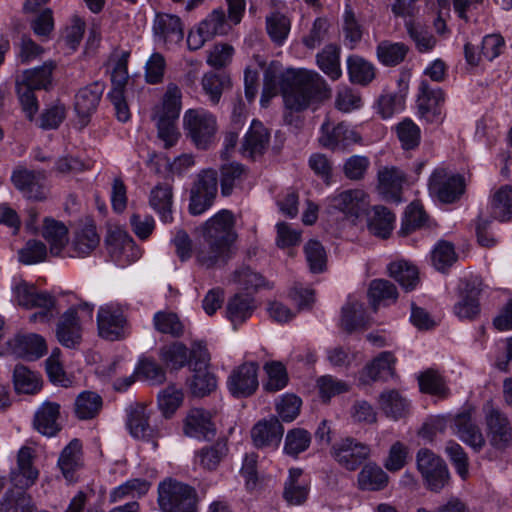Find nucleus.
Masks as SVG:
<instances>
[{"instance_id": "obj_43", "label": "nucleus", "mask_w": 512, "mask_h": 512, "mask_svg": "<svg viewBox=\"0 0 512 512\" xmlns=\"http://www.w3.org/2000/svg\"><path fill=\"white\" fill-rule=\"evenodd\" d=\"M491 216L500 221H507L512 216V187L501 186L491 196Z\"/></svg>"}, {"instance_id": "obj_11", "label": "nucleus", "mask_w": 512, "mask_h": 512, "mask_svg": "<svg viewBox=\"0 0 512 512\" xmlns=\"http://www.w3.org/2000/svg\"><path fill=\"white\" fill-rule=\"evenodd\" d=\"M370 204L368 194L362 189H348L327 198L329 211L341 212L347 218L357 219Z\"/></svg>"}, {"instance_id": "obj_17", "label": "nucleus", "mask_w": 512, "mask_h": 512, "mask_svg": "<svg viewBox=\"0 0 512 512\" xmlns=\"http://www.w3.org/2000/svg\"><path fill=\"white\" fill-rule=\"evenodd\" d=\"M258 385V365L255 362H246L236 367L227 379L229 392L237 398L250 396Z\"/></svg>"}, {"instance_id": "obj_54", "label": "nucleus", "mask_w": 512, "mask_h": 512, "mask_svg": "<svg viewBox=\"0 0 512 512\" xmlns=\"http://www.w3.org/2000/svg\"><path fill=\"white\" fill-rule=\"evenodd\" d=\"M290 28L289 18L280 12H272L266 17L268 35L278 45H282L287 39Z\"/></svg>"}, {"instance_id": "obj_19", "label": "nucleus", "mask_w": 512, "mask_h": 512, "mask_svg": "<svg viewBox=\"0 0 512 512\" xmlns=\"http://www.w3.org/2000/svg\"><path fill=\"white\" fill-rule=\"evenodd\" d=\"M377 405L383 415L392 421L407 418L412 410L410 399L396 389L382 391L377 398Z\"/></svg>"}, {"instance_id": "obj_4", "label": "nucleus", "mask_w": 512, "mask_h": 512, "mask_svg": "<svg viewBox=\"0 0 512 512\" xmlns=\"http://www.w3.org/2000/svg\"><path fill=\"white\" fill-rule=\"evenodd\" d=\"M234 225L233 214L229 210H221L204 223L203 237L215 251L229 252L237 238Z\"/></svg>"}, {"instance_id": "obj_9", "label": "nucleus", "mask_w": 512, "mask_h": 512, "mask_svg": "<svg viewBox=\"0 0 512 512\" xmlns=\"http://www.w3.org/2000/svg\"><path fill=\"white\" fill-rule=\"evenodd\" d=\"M218 179L215 170H203L191 189L189 212L201 215L208 210L217 195Z\"/></svg>"}, {"instance_id": "obj_16", "label": "nucleus", "mask_w": 512, "mask_h": 512, "mask_svg": "<svg viewBox=\"0 0 512 512\" xmlns=\"http://www.w3.org/2000/svg\"><path fill=\"white\" fill-rule=\"evenodd\" d=\"M482 282L478 277L465 279L460 282V299L454 305V314L461 320H473L480 313L478 296L481 293Z\"/></svg>"}, {"instance_id": "obj_28", "label": "nucleus", "mask_w": 512, "mask_h": 512, "mask_svg": "<svg viewBox=\"0 0 512 512\" xmlns=\"http://www.w3.org/2000/svg\"><path fill=\"white\" fill-rule=\"evenodd\" d=\"M150 412L143 404L130 407L127 417V428L132 437L150 441L156 436L155 430L149 425Z\"/></svg>"}, {"instance_id": "obj_37", "label": "nucleus", "mask_w": 512, "mask_h": 512, "mask_svg": "<svg viewBox=\"0 0 512 512\" xmlns=\"http://www.w3.org/2000/svg\"><path fill=\"white\" fill-rule=\"evenodd\" d=\"M228 453L225 441L219 440L198 450L194 456V466L204 471H214Z\"/></svg>"}, {"instance_id": "obj_26", "label": "nucleus", "mask_w": 512, "mask_h": 512, "mask_svg": "<svg viewBox=\"0 0 512 512\" xmlns=\"http://www.w3.org/2000/svg\"><path fill=\"white\" fill-rule=\"evenodd\" d=\"M60 404L44 401L35 412L34 428L44 436L52 437L60 430Z\"/></svg>"}, {"instance_id": "obj_62", "label": "nucleus", "mask_w": 512, "mask_h": 512, "mask_svg": "<svg viewBox=\"0 0 512 512\" xmlns=\"http://www.w3.org/2000/svg\"><path fill=\"white\" fill-rule=\"evenodd\" d=\"M232 281L243 286L246 290L258 291L259 289H271L272 285L260 274L251 271L247 267L236 270Z\"/></svg>"}, {"instance_id": "obj_30", "label": "nucleus", "mask_w": 512, "mask_h": 512, "mask_svg": "<svg viewBox=\"0 0 512 512\" xmlns=\"http://www.w3.org/2000/svg\"><path fill=\"white\" fill-rule=\"evenodd\" d=\"M309 495V483L299 468H291L284 484L283 497L289 505L305 503Z\"/></svg>"}, {"instance_id": "obj_61", "label": "nucleus", "mask_w": 512, "mask_h": 512, "mask_svg": "<svg viewBox=\"0 0 512 512\" xmlns=\"http://www.w3.org/2000/svg\"><path fill=\"white\" fill-rule=\"evenodd\" d=\"M102 406L101 397L90 391L82 392L75 401V412L81 419L94 417Z\"/></svg>"}, {"instance_id": "obj_22", "label": "nucleus", "mask_w": 512, "mask_h": 512, "mask_svg": "<svg viewBox=\"0 0 512 512\" xmlns=\"http://www.w3.org/2000/svg\"><path fill=\"white\" fill-rule=\"evenodd\" d=\"M396 358L391 352L385 351L378 354L368 362L359 372V385L367 386L372 383L384 380L394 373Z\"/></svg>"}, {"instance_id": "obj_35", "label": "nucleus", "mask_w": 512, "mask_h": 512, "mask_svg": "<svg viewBox=\"0 0 512 512\" xmlns=\"http://www.w3.org/2000/svg\"><path fill=\"white\" fill-rule=\"evenodd\" d=\"M389 476L378 464H365L357 476V487L362 491H380L387 487Z\"/></svg>"}, {"instance_id": "obj_18", "label": "nucleus", "mask_w": 512, "mask_h": 512, "mask_svg": "<svg viewBox=\"0 0 512 512\" xmlns=\"http://www.w3.org/2000/svg\"><path fill=\"white\" fill-rule=\"evenodd\" d=\"M153 34L157 43L168 49L178 45L184 37L180 18L175 15L160 13L153 22Z\"/></svg>"}, {"instance_id": "obj_34", "label": "nucleus", "mask_w": 512, "mask_h": 512, "mask_svg": "<svg viewBox=\"0 0 512 512\" xmlns=\"http://www.w3.org/2000/svg\"><path fill=\"white\" fill-rule=\"evenodd\" d=\"M256 309L254 298L237 293L230 297L226 305V317L234 328L249 319Z\"/></svg>"}, {"instance_id": "obj_21", "label": "nucleus", "mask_w": 512, "mask_h": 512, "mask_svg": "<svg viewBox=\"0 0 512 512\" xmlns=\"http://www.w3.org/2000/svg\"><path fill=\"white\" fill-rule=\"evenodd\" d=\"M105 86L102 82H94L81 88L75 96V111L82 127L89 122L90 116L96 111Z\"/></svg>"}, {"instance_id": "obj_48", "label": "nucleus", "mask_w": 512, "mask_h": 512, "mask_svg": "<svg viewBox=\"0 0 512 512\" xmlns=\"http://www.w3.org/2000/svg\"><path fill=\"white\" fill-rule=\"evenodd\" d=\"M201 86L212 104H218L224 90L230 88V77L225 74L208 72L203 75Z\"/></svg>"}, {"instance_id": "obj_6", "label": "nucleus", "mask_w": 512, "mask_h": 512, "mask_svg": "<svg viewBox=\"0 0 512 512\" xmlns=\"http://www.w3.org/2000/svg\"><path fill=\"white\" fill-rule=\"evenodd\" d=\"M183 123L188 136L200 149L207 148L217 132L215 116L204 109H189L184 114Z\"/></svg>"}, {"instance_id": "obj_50", "label": "nucleus", "mask_w": 512, "mask_h": 512, "mask_svg": "<svg viewBox=\"0 0 512 512\" xmlns=\"http://www.w3.org/2000/svg\"><path fill=\"white\" fill-rule=\"evenodd\" d=\"M181 90L175 84H169L160 106L155 107L153 116L178 119L181 110Z\"/></svg>"}, {"instance_id": "obj_10", "label": "nucleus", "mask_w": 512, "mask_h": 512, "mask_svg": "<svg viewBox=\"0 0 512 512\" xmlns=\"http://www.w3.org/2000/svg\"><path fill=\"white\" fill-rule=\"evenodd\" d=\"M428 187L433 197L452 203L464 192V179L446 168H437L430 176Z\"/></svg>"}, {"instance_id": "obj_25", "label": "nucleus", "mask_w": 512, "mask_h": 512, "mask_svg": "<svg viewBox=\"0 0 512 512\" xmlns=\"http://www.w3.org/2000/svg\"><path fill=\"white\" fill-rule=\"evenodd\" d=\"M186 436L196 439H207L215 435V426L210 412L201 408L189 410L183 425Z\"/></svg>"}, {"instance_id": "obj_8", "label": "nucleus", "mask_w": 512, "mask_h": 512, "mask_svg": "<svg viewBox=\"0 0 512 512\" xmlns=\"http://www.w3.org/2000/svg\"><path fill=\"white\" fill-rule=\"evenodd\" d=\"M417 469L425 485L432 491H440L449 481V471L445 462L428 449H420L416 456Z\"/></svg>"}, {"instance_id": "obj_47", "label": "nucleus", "mask_w": 512, "mask_h": 512, "mask_svg": "<svg viewBox=\"0 0 512 512\" xmlns=\"http://www.w3.org/2000/svg\"><path fill=\"white\" fill-rule=\"evenodd\" d=\"M405 28L419 52L426 53L435 47V37L421 22L408 19L405 21Z\"/></svg>"}, {"instance_id": "obj_32", "label": "nucleus", "mask_w": 512, "mask_h": 512, "mask_svg": "<svg viewBox=\"0 0 512 512\" xmlns=\"http://www.w3.org/2000/svg\"><path fill=\"white\" fill-rule=\"evenodd\" d=\"M396 216L384 206H374L367 213V228L369 232L379 238L390 237L395 227Z\"/></svg>"}, {"instance_id": "obj_15", "label": "nucleus", "mask_w": 512, "mask_h": 512, "mask_svg": "<svg viewBox=\"0 0 512 512\" xmlns=\"http://www.w3.org/2000/svg\"><path fill=\"white\" fill-rule=\"evenodd\" d=\"M487 437L491 446L503 450L512 444V429L504 417L492 404L484 406Z\"/></svg>"}, {"instance_id": "obj_42", "label": "nucleus", "mask_w": 512, "mask_h": 512, "mask_svg": "<svg viewBox=\"0 0 512 512\" xmlns=\"http://www.w3.org/2000/svg\"><path fill=\"white\" fill-rule=\"evenodd\" d=\"M151 483L145 479L132 478L113 488L109 494L111 502H120L127 498H140L150 489Z\"/></svg>"}, {"instance_id": "obj_38", "label": "nucleus", "mask_w": 512, "mask_h": 512, "mask_svg": "<svg viewBox=\"0 0 512 512\" xmlns=\"http://www.w3.org/2000/svg\"><path fill=\"white\" fill-rule=\"evenodd\" d=\"M173 192L168 184H159L155 186L149 196L150 207L158 213L164 223L173 221L172 215Z\"/></svg>"}, {"instance_id": "obj_59", "label": "nucleus", "mask_w": 512, "mask_h": 512, "mask_svg": "<svg viewBox=\"0 0 512 512\" xmlns=\"http://www.w3.org/2000/svg\"><path fill=\"white\" fill-rule=\"evenodd\" d=\"M408 52L403 43L381 42L377 47V57L386 66H394L402 62Z\"/></svg>"}, {"instance_id": "obj_1", "label": "nucleus", "mask_w": 512, "mask_h": 512, "mask_svg": "<svg viewBox=\"0 0 512 512\" xmlns=\"http://www.w3.org/2000/svg\"><path fill=\"white\" fill-rule=\"evenodd\" d=\"M286 78L291 80V84L283 88V99L291 111H303L330 96L331 90L325 79L315 71L289 69Z\"/></svg>"}, {"instance_id": "obj_51", "label": "nucleus", "mask_w": 512, "mask_h": 512, "mask_svg": "<svg viewBox=\"0 0 512 512\" xmlns=\"http://www.w3.org/2000/svg\"><path fill=\"white\" fill-rule=\"evenodd\" d=\"M231 22L225 17L222 9L213 10L203 21L199 23L201 32L212 39L217 35H225L231 29Z\"/></svg>"}, {"instance_id": "obj_20", "label": "nucleus", "mask_w": 512, "mask_h": 512, "mask_svg": "<svg viewBox=\"0 0 512 512\" xmlns=\"http://www.w3.org/2000/svg\"><path fill=\"white\" fill-rule=\"evenodd\" d=\"M453 434L475 451H480L486 443L485 437L476 424L470 409L455 415Z\"/></svg>"}, {"instance_id": "obj_2", "label": "nucleus", "mask_w": 512, "mask_h": 512, "mask_svg": "<svg viewBox=\"0 0 512 512\" xmlns=\"http://www.w3.org/2000/svg\"><path fill=\"white\" fill-rule=\"evenodd\" d=\"M11 302L27 310L40 309L30 316L31 322L50 321L55 307V299L49 292L39 290L34 284L17 278L11 284Z\"/></svg>"}, {"instance_id": "obj_64", "label": "nucleus", "mask_w": 512, "mask_h": 512, "mask_svg": "<svg viewBox=\"0 0 512 512\" xmlns=\"http://www.w3.org/2000/svg\"><path fill=\"white\" fill-rule=\"evenodd\" d=\"M396 134L405 150L414 149L420 143V128L410 119H404L396 126Z\"/></svg>"}, {"instance_id": "obj_55", "label": "nucleus", "mask_w": 512, "mask_h": 512, "mask_svg": "<svg viewBox=\"0 0 512 512\" xmlns=\"http://www.w3.org/2000/svg\"><path fill=\"white\" fill-rule=\"evenodd\" d=\"M426 221L427 215L424 212L423 207L417 203H411L405 210L399 234L401 236H408L414 231L422 228Z\"/></svg>"}, {"instance_id": "obj_40", "label": "nucleus", "mask_w": 512, "mask_h": 512, "mask_svg": "<svg viewBox=\"0 0 512 512\" xmlns=\"http://www.w3.org/2000/svg\"><path fill=\"white\" fill-rule=\"evenodd\" d=\"M368 299L374 310L381 306H389L398 299V291L394 284L384 279L373 280L368 289Z\"/></svg>"}, {"instance_id": "obj_13", "label": "nucleus", "mask_w": 512, "mask_h": 512, "mask_svg": "<svg viewBox=\"0 0 512 512\" xmlns=\"http://www.w3.org/2000/svg\"><path fill=\"white\" fill-rule=\"evenodd\" d=\"M99 335L107 340H118L126 335L127 321L121 306L115 303L102 305L97 313Z\"/></svg>"}, {"instance_id": "obj_23", "label": "nucleus", "mask_w": 512, "mask_h": 512, "mask_svg": "<svg viewBox=\"0 0 512 512\" xmlns=\"http://www.w3.org/2000/svg\"><path fill=\"white\" fill-rule=\"evenodd\" d=\"M284 428L277 418L262 419L251 430L253 444L257 448L276 450L283 437Z\"/></svg>"}, {"instance_id": "obj_39", "label": "nucleus", "mask_w": 512, "mask_h": 512, "mask_svg": "<svg viewBox=\"0 0 512 512\" xmlns=\"http://www.w3.org/2000/svg\"><path fill=\"white\" fill-rule=\"evenodd\" d=\"M389 275L407 292L416 289L420 282L418 268L405 259H397L388 266Z\"/></svg>"}, {"instance_id": "obj_33", "label": "nucleus", "mask_w": 512, "mask_h": 512, "mask_svg": "<svg viewBox=\"0 0 512 512\" xmlns=\"http://www.w3.org/2000/svg\"><path fill=\"white\" fill-rule=\"evenodd\" d=\"M8 347L12 354L31 359L46 352L45 340L37 334L17 335L8 342Z\"/></svg>"}, {"instance_id": "obj_56", "label": "nucleus", "mask_w": 512, "mask_h": 512, "mask_svg": "<svg viewBox=\"0 0 512 512\" xmlns=\"http://www.w3.org/2000/svg\"><path fill=\"white\" fill-rule=\"evenodd\" d=\"M311 443L310 433L302 428L289 430L285 436L283 451L289 456L296 457L306 451Z\"/></svg>"}, {"instance_id": "obj_29", "label": "nucleus", "mask_w": 512, "mask_h": 512, "mask_svg": "<svg viewBox=\"0 0 512 512\" xmlns=\"http://www.w3.org/2000/svg\"><path fill=\"white\" fill-rule=\"evenodd\" d=\"M33 452L28 447H22L17 455V467L12 472L13 484L20 488L32 486L38 478V470L33 467Z\"/></svg>"}, {"instance_id": "obj_31", "label": "nucleus", "mask_w": 512, "mask_h": 512, "mask_svg": "<svg viewBox=\"0 0 512 512\" xmlns=\"http://www.w3.org/2000/svg\"><path fill=\"white\" fill-rule=\"evenodd\" d=\"M368 319L364 303L356 297H349L341 311V328L347 332H354L364 328Z\"/></svg>"}, {"instance_id": "obj_49", "label": "nucleus", "mask_w": 512, "mask_h": 512, "mask_svg": "<svg viewBox=\"0 0 512 512\" xmlns=\"http://www.w3.org/2000/svg\"><path fill=\"white\" fill-rule=\"evenodd\" d=\"M58 464L64 477L72 481L74 472L81 466V444L78 440L71 441L64 448Z\"/></svg>"}, {"instance_id": "obj_36", "label": "nucleus", "mask_w": 512, "mask_h": 512, "mask_svg": "<svg viewBox=\"0 0 512 512\" xmlns=\"http://www.w3.org/2000/svg\"><path fill=\"white\" fill-rule=\"evenodd\" d=\"M269 142V133L264 125L253 120L251 126L244 137L242 144V153L248 157H257L262 155Z\"/></svg>"}, {"instance_id": "obj_45", "label": "nucleus", "mask_w": 512, "mask_h": 512, "mask_svg": "<svg viewBox=\"0 0 512 512\" xmlns=\"http://www.w3.org/2000/svg\"><path fill=\"white\" fill-rule=\"evenodd\" d=\"M13 382L15 390L18 393L36 394L42 388L40 375L22 365L15 367Z\"/></svg>"}, {"instance_id": "obj_60", "label": "nucleus", "mask_w": 512, "mask_h": 512, "mask_svg": "<svg viewBox=\"0 0 512 512\" xmlns=\"http://www.w3.org/2000/svg\"><path fill=\"white\" fill-rule=\"evenodd\" d=\"M282 70L278 62H272L264 72V85L261 95V105L266 106L269 99L277 95L280 80L282 79Z\"/></svg>"}, {"instance_id": "obj_12", "label": "nucleus", "mask_w": 512, "mask_h": 512, "mask_svg": "<svg viewBox=\"0 0 512 512\" xmlns=\"http://www.w3.org/2000/svg\"><path fill=\"white\" fill-rule=\"evenodd\" d=\"M371 448L351 437L335 442L331 447V456L343 468L354 471L369 458Z\"/></svg>"}, {"instance_id": "obj_58", "label": "nucleus", "mask_w": 512, "mask_h": 512, "mask_svg": "<svg viewBox=\"0 0 512 512\" xmlns=\"http://www.w3.org/2000/svg\"><path fill=\"white\" fill-rule=\"evenodd\" d=\"M31 498L23 491H9L0 502V512H34Z\"/></svg>"}, {"instance_id": "obj_63", "label": "nucleus", "mask_w": 512, "mask_h": 512, "mask_svg": "<svg viewBox=\"0 0 512 512\" xmlns=\"http://www.w3.org/2000/svg\"><path fill=\"white\" fill-rule=\"evenodd\" d=\"M342 31L345 41L350 48H354L363 35L362 25L359 23L350 5H346L343 14Z\"/></svg>"}, {"instance_id": "obj_46", "label": "nucleus", "mask_w": 512, "mask_h": 512, "mask_svg": "<svg viewBox=\"0 0 512 512\" xmlns=\"http://www.w3.org/2000/svg\"><path fill=\"white\" fill-rule=\"evenodd\" d=\"M42 235L50 244L52 253H58L69 241L67 227L52 218H45Z\"/></svg>"}, {"instance_id": "obj_41", "label": "nucleus", "mask_w": 512, "mask_h": 512, "mask_svg": "<svg viewBox=\"0 0 512 512\" xmlns=\"http://www.w3.org/2000/svg\"><path fill=\"white\" fill-rule=\"evenodd\" d=\"M443 100L444 96L440 88H433L426 81L420 83L417 107L421 116L428 117L429 114H436L437 108Z\"/></svg>"}, {"instance_id": "obj_53", "label": "nucleus", "mask_w": 512, "mask_h": 512, "mask_svg": "<svg viewBox=\"0 0 512 512\" xmlns=\"http://www.w3.org/2000/svg\"><path fill=\"white\" fill-rule=\"evenodd\" d=\"M54 64L52 62H46L43 66L35 69L26 70L23 73L20 83L27 86L28 88L35 89H46L51 83L52 71Z\"/></svg>"}, {"instance_id": "obj_5", "label": "nucleus", "mask_w": 512, "mask_h": 512, "mask_svg": "<svg viewBox=\"0 0 512 512\" xmlns=\"http://www.w3.org/2000/svg\"><path fill=\"white\" fill-rule=\"evenodd\" d=\"M158 504L163 512H182L196 505V492L185 483L167 479L159 484Z\"/></svg>"}, {"instance_id": "obj_27", "label": "nucleus", "mask_w": 512, "mask_h": 512, "mask_svg": "<svg viewBox=\"0 0 512 512\" xmlns=\"http://www.w3.org/2000/svg\"><path fill=\"white\" fill-rule=\"evenodd\" d=\"M404 173L395 167H384L378 171V190L387 201L401 202Z\"/></svg>"}, {"instance_id": "obj_44", "label": "nucleus", "mask_w": 512, "mask_h": 512, "mask_svg": "<svg viewBox=\"0 0 512 512\" xmlns=\"http://www.w3.org/2000/svg\"><path fill=\"white\" fill-rule=\"evenodd\" d=\"M317 65L330 79L337 80L342 75L340 67V48L329 44L317 54Z\"/></svg>"}, {"instance_id": "obj_7", "label": "nucleus", "mask_w": 512, "mask_h": 512, "mask_svg": "<svg viewBox=\"0 0 512 512\" xmlns=\"http://www.w3.org/2000/svg\"><path fill=\"white\" fill-rule=\"evenodd\" d=\"M190 356L195 360L193 375L189 381V388L193 395L203 397L217 386L215 376L207 369L209 362V353L201 342L194 343L191 348Z\"/></svg>"}, {"instance_id": "obj_52", "label": "nucleus", "mask_w": 512, "mask_h": 512, "mask_svg": "<svg viewBox=\"0 0 512 512\" xmlns=\"http://www.w3.org/2000/svg\"><path fill=\"white\" fill-rule=\"evenodd\" d=\"M349 78L353 83L365 85L375 77L373 65L364 58L353 55L347 59Z\"/></svg>"}, {"instance_id": "obj_3", "label": "nucleus", "mask_w": 512, "mask_h": 512, "mask_svg": "<svg viewBox=\"0 0 512 512\" xmlns=\"http://www.w3.org/2000/svg\"><path fill=\"white\" fill-rule=\"evenodd\" d=\"M94 307L89 303H81L68 309L59 320L56 330L58 341L65 347H76L82 337V329L93 319Z\"/></svg>"}, {"instance_id": "obj_14", "label": "nucleus", "mask_w": 512, "mask_h": 512, "mask_svg": "<svg viewBox=\"0 0 512 512\" xmlns=\"http://www.w3.org/2000/svg\"><path fill=\"white\" fill-rule=\"evenodd\" d=\"M360 135L345 123L334 124L327 118L321 125L320 144L331 150H344L360 142Z\"/></svg>"}, {"instance_id": "obj_24", "label": "nucleus", "mask_w": 512, "mask_h": 512, "mask_svg": "<svg viewBox=\"0 0 512 512\" xmlns=\"http://www.w3.org/2000/svg\"><path fill=\"white\" fill-rule=\"evenodd\" d=\"M44 175L26 169H19L13 172L11 176L14 186L23 194L24 197L32 200H44L46 198V189L44 186Z\"/></svg>"}, {"instance_id": "obj_57", "label": "nucleus", "mask_w": 512, "mask_h": 512, "mask_svg": "<svg viewBox=\"0 0 512 512\" xmlns=\"http://www.w3.org/2000/svg\"><path fill=\"white\" fill-rule=\"evenodd\" d=\"M409 459V447L401 441H396L389 447L383 466L387 471L395 473L403 469Z\"/></svg>"}]
</instances>
